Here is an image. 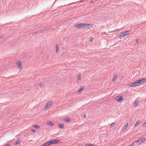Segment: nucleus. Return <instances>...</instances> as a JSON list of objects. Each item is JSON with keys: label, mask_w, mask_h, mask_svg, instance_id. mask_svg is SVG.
<instances>
[{"label": "nucleus", "mask_w": 146, "mask_h": 146, "mask_svg": "<svg viewBox=\"0 0 146 146\" xmlns=\"http://www.w3.org/2000/svg\"><path fill=\"white\" fill-rule=\"evenodd\" d=\"M93 40V38H90V41L91 42H92Z\"/></svg>", "instance_id": "28"}, {"label": "nucleus", "mask_w": 146, "mask_h": 146, "mask_svg": "<svg viewBox=\"0 0 146 146\" xmlns=\"http://www.w3.org/2000/svg\"><path fill=\"white\" fill-rule=\"evenodd\" d=\"M64 121L67 122H69L70 121V119L68 118H66L64 119Z\"/></svg>", "instance_id": "20"}, {"label": "nucleus", "mask_w": 146, "mask_h": 146, "mask_svg": "<svg viewBox=\"0 0 146 146\" xmlns=\"http://www.w3.org/2000/svg\"><path fill=\"white\" fill-rule=\"evenodd\" d=\"M16 64L19 70H21L23 68V66L20 61H19L16 63Z\"/></svg>", "instance_id": "6"}, {"label": "nucleus", "mask_w": 146, "mask_h": 146, "mask_svg": "<svg viewBox=\"0 0 146 146\" xmlns=\"http://www.w3.org/2000/svg\"><path fill=\"white\" fill-rule=\"evenodd\" d=\"M91 25V27L92 25L91 24H88L84 23H80L74 26L75 27H76L78 29H82L85 28L86 27H88L89 26Z\"/></svg>", "instance_id": "1"}, {"label": "nucleus", "mask_w": 146, "mask_h": 146, "mask_svg": "<svg viewBox=\"0 0 146 146\" xmlns=\"http://www.w3.org/2000/svg\"><path fill=\"white\" fill-rule=\"evenodd\" d=\"M128 123H126L125 125H124V126L122 130L123 131H124V130H125L127 129V128L128 126Z\"/></svg>", "instance_id": "14"}, {"label": "nucleus", "mask_w": 146, "mask_h": 146, "mask_svg": "<svg viewBox=\"0 0 146 146\" xmlns=\"http://www.w3.org/2000/svg\"><path fill=\"white\" fill-rule=\"evenodd\" d=\"M39 85H40V88H42L44 87V86H43V84H42V83H40Z\"/></svg>", "instance_id": "21"}, {"label": "nucleus", "mask_w": 146, "mask_h": 146, "mask_svg": "<svg viewBox=\"0 0 146 146\" xmlns=\"http://www.w3.org/2000/svg\"><path fill=\"white\" fill-rule=\"evenodd\" d=\"M2 37L0 36V39L2 38Z\"/></svg>", "instance_id": "37"}, {"label": "nucleus", "mask_w": 146, "mask_h": 146, "mask_svg": "<svg viewBox=\"0 0 146 146\" xmlns=\"http://www.w3.org/2000/svg\"><path fill=\"white\" fill-rule=\"evenodd\" d=\"M33 126L36 129H40V127L39 126H38L36 125H34Z\"/></svg>", "instance_id": "18"}, {"label": "nucleus", "mask_w": 146, "mask_h": 146, "mask_svg": "<svg viewBox=\"0 0 146 146\" xmlns=\"http://www.w3.org/2000/svg\"><path fill=\"white\" fill-rule=\"evenodd\" d=\"M131 145L132 146H138L140 144L139 143V141L137 140L134 141Z\"/></svg>", "instance_id": "7"}, {"label": "nucleus", "mask_w": 146, "mask_h": 146, "mask_svg": "<svg viewBox=\"0 0 146 146\" xmlns=\"http://www.w3.org/2000/svg\"><path fill=\"white\" fill-rule=\"evenodd\" d=\"M31 131H33L34 132H35V133L36 132L35 130L34 129H32Z\"/></svg>", "instance_id": "29"}, {"label": "nucleus", "mask_w": 146, "mask_h": 146, "mask_svg": "<svg viewBox=\"0 0 146 146\" xmlns=\"http://www.w3.org/2000/svg\"><path fill=\"white\" fill-rule=\"evenodd\" d=\"M116 100L119 102L121 103L123 100V98L122 96H120L119 98L117 97Z\"/></svg>", "instance_id": "8"}, {"label": "nucleus", "mask_w": 146, "mask_h": 146, "mask_svg": "<svg viewBox=\"0 0 146 146\" xmlns=\"http://www.w3.org/2000/svg\"><path fill=\"white\" fill-rule=\"evenodd\" d=\"M47 123L48 125L51 126H53L54 125V124L50 121H47Z\"/></svg>", "instance_id": "15"}, {"label": "nucleus", "mask_w": 146, "mask_h": 146, "mask_svg": "<svg viewBox=\"0 0 146 146\" xmlns=\"http://www.w3.org/2000/svg\"><path fill=\"white\" fill-rule=\"evenodd\" d=\"M130 31L127 30L123 33H121L119 34V37L120 38H124L125 36L128 35Z\"/></svg>", "instance_id": "4"}, {"label": "nucleus", "mask_w": 146, "mask_h": 146, "mask_svg": "<svg viewBox=\"0 0 146 146\" xmlns=\"http://www.w3.org/2000/svg\"><path fill=\"white\" fill-rule=\"evenodd\" d=\"M134 105L135 107H136L138 106V103L136 102L135 103Z\"/></svg>", "instance_id": "23"}, {"label": "nucleus", "mask_w": 146, "mask_h": 146, "mask_svg": "<svg viewBox=\"0 0 146 146\" xmlns=\"http://www.w3.org/2000/svg\"><path fill=\"white\" fill-rule=\"evenodd\" d=\"M50 29H51V30H53V29H54V28H50Z\"/></svg>", "instance_id": "36"}, {"label": "nucleus", "mask_w": 146, "mask_h": 146, "mask_svg": "<svg viewBox=\"0 0 146 146\" xmlns=\"http://www.w3.org/2000/svg\"><path fill=\"white\" fill-rule=\"evenodd\" d=\"M58 125L60 129H63L64 128V125L62 123H59Z\"/></svg>", "instance_id": "11"}, {"label": "nucleus", "mask_w": 146, "mask_h": 146, "mask_svg": "<svg viewBox=\"0 0 146 146\" xmlns=\"http://www.w3.org/2000/svg\"><path fill=\"white\" fill-rule=\"evenodd\" d=\"M50 28H45L44 29V31H48L49 30H51Z\"/></svg>", "instance_id": "24"}, {"label": "nucleus", "mask_w": 146, "mask_h": 146, "mask_svg": "<svg viewBox=\"0 0 146 146\" xmlns=\"http://www.w3.org/2000/svg\"><path fill=\"white\" fill-rule=\"evenodd\" d=\"M117 30H116L113 31H110V32H108V33H112V32H114V31H117Z\"/></svg>", "instance_id": "30"}, {"label": "nucleus", "mask_w": 146, "mask_h": 146, "mask_svg": "<svg viewBox=\"0 0 146 146\" xmlns=\"http://www.w3.org/2000/svg\"><path fill=\"white\" fill-rule=\"evenodd\" d=\"M5 146H10L9 145L7 144Z\"/></svg>", "instance_id": "34"}, {"label": "nucleus", "mask_w": 146, "mask_h": 146, "mask_svg": "<svg viewBox=\"0 0 146 146\" xmlns=\"http://www.w3.org/2000/svg\"><path fill=\"white\" fill-rule=\"evenodd\" d=\"M128 146H132L131 145H131H128Z\"/></svg>", "instance_id": "38"}, {"label": "nucleus", "mask_w": 146, "mask_h": 146, "mask_svg": "<svg viewBox=\"0 0 146 146\" xmlns=\"http://www.w3.org/2000/svg\"><path fill=\"white\" fill-rule=\"evenodd\" d=\"M20 141V140H18L15 143V144H19V143Z\"/></svg>", "instance_id": "25"}, {"label": "nucleus", "mask_w": 146, "mask_h": 146, "mask_svg": "<svg viewBox=\"0 0 146 146\" xmlns=\"http://www.w3.org/2000/svg\"><path fill=\"white\" fill-rule=\"evenodd\" d=\"M59 141L58 139L51 140L49 141L44 143L42 145V146H48L52 144H56Z\"/></svg>", "instance_id": "2"}, {"label": "nucleus", "mask_w": 146, "mask_h": 146, "mask_svg": "<svg viewBox=\"0 0 146 146\" xmlns=\"http://www.w3.org/2000/svg\"><path fill=\"white\" fill-rule=\"evenodd\" d=\"M86 115H84V116L83 117V118H85L86 117Z\"/></svg>", "instance_id": "33"}, {"label": "nucleus", "mask_w": 146, "mask_h": 146, "mask_svg": "<svg viewBox=\"0 0 146 146\" xmlns=\"http://www.w3.org/2000/svg\"><path fill=\"white\" fill-rule=\"evenodd\" d=\"M117 74H115L114 75V76L113 78V82H115V81L117 78Z\"/></svg>", "instance_id": "16"}, {"label": "nucleus", "mask_w": 146, "mask_h": 146, "mask_svg": "<svg viewBox=\"0 0 146 146\" xmlns=\"http://www.w3.org/2000/svg\"><path fill=\"white\" fill-rule=\"evenodd\" d=\"M81 80V75L80 74L78 76V80H77V82L79 83Z\"/></svg>", "instance_id": "13"}, {"label": "nucleus", "mask_w": 146, "mask_h": 146, "mask_svg": "<svg viewBox=\"0 0 146 146\" xmlns=\"http://www.w3.org/2000/svg\"><path fill=\"white\" fill-rule=\"evenodd\" d=\"M72 3V4H73V3Z\"/></svg>", "instance_id": "39"}, {"label": "nucleus", "mask_w": 146, "mask_h": 146, "mask_svg": "<svg viewBox=\"0 0 146 146\" xmlns=\"http://www.w3.org/2000/svg\"><path fill=\"white\" fill-rule=\"evenodd\" d=\"M146 126V122H145L143 125V127H145Z\"/></svg>", "instance_id": "26"}, {"label": "nucleus", "mask_w": 146, "mask_h": 146, "mask_svg": "<svg viewBox=\"0 0 146 146\" xmlns=\"http://www.w3.org/2000/svg\"><path fill=\"white\" fill-rule=\"evenodd\" d=\"M52 101H49L46 104V105L45 107L44 110L46 111L51 106L52 104Z\"/></svg>", "instance_id": "5"}, {"label": "nucleus", "mask_w": 146, "mask_h": 146, "mask_svg": "<svg viewBox=\"0 0 146 146\" xmlns=\"http://www.w3.org/2000/svg\"><path fill=\"white\" fill-rule=\"evenodd\" d=\"M84 89V87H80L78 91V93L81 92Z\"/></svg>", "instance_id": "17"}, {"label": "nucleus", "mask_w": 146, "mask_h": 146, "mask_svg": "<svg viewBox=\"0 0 146 146\" xmlns=\"http://www.w3.org/2000/svg\"><path fill=\"white\" fill-rule=\"evenodd\" d=\"M36 32V33H37V34L40 33V31H37Z\"/></svg>", "instance_id": "32"}, {"label": "nucleus", "mask_w": 146, "mask_h": 146, "mask_svg": "<svg viewBox=\"0 0 146 146\" xmlns=\"http://www.w3.org/2000/svg\"><path fill=\"white\" fill-rule=\"evenodd\" d=\"M40 33H42L43 31H44V30H42L40 31Z\"/></svg>", "instance_id": "31"}, {"label": "nucleus", "mask_w": 146, "mask_h": 146, "mask_svg": "<svg viewBox=\"0 0 146 146\" xmlns=\"http://www.w3.org/2000/svg\"><path fill=\"white\" fill-rule=\"evenodd\" d=\"M138 39H137L136 40V42H137V43L138 42Z\"/></svg>", "instance_id": "35"}, {"label": "nucleus", "mask_w": 146, "mask_h": 146, "mask_svg": "<svg viewBox=\"0 0 146 146\" xmlns=\"http://www.w3.org/2000/svg\"><path fill=\"white\" fill-rule=\"evenodd\" d=\"M56 52H58V49H59V46H58V45H57V44L56 45Z\"/></svg>", "instance_id": "19"}, {"label": "nucleus", "mask_w": 146, "mask_h": 146, "mask_svg": "<svg viewBox=\"0 0 146 146\" xmlns=\"http://www.w3.org/2000/svg\"><path fill=\"white\" fill-rule=\"evenodd\" d=\"M140 80V84L146 83V78H143L139 80Z\"/></svg>", "instance_id": "9"}, {"label": "nucleus", "mask_w": 146, "mask_h": 146, "mask_svg": "<svg viewBox=\"0 0 146 146\" xmlns=\"http://www.w3.org/2000/svg\"><path fill=\"white\" fill-rule=\"evenodd\" d=\"M37 33H36V32H34L32 34V35H34L35 34H36Z\"/></svg>", "instance_id": "27"}, {"label": "nucleus", "mask_w": 146, "mask_h": 146, "mask_svg": "<svg viewBox=\"0 0 146 146\" xmlns=\"http://www.w3.org/2000/svg\"><path fill=\"white\" fill-rule=\"evenodd\" d=\"M141 122V120H138V121H137L136 122V123L135 124L134 127H136L137 125H138Z\"/></svg>", "instance_id": "12"}, {"label": "nucleus", "mask_w": 146, "mask_h": 146, "mask_svg": "<svg viewBox=\"0 0 146 146\" xmlns=\"http://www.w3.org/2000/svg\"><path fill=\"white\" fill-rule=\"evenodd\" d=\"M114 124H115L114 123H112L110 124V127H112L114 125Z\"/></svg>", "instance_id": "22"}, {"label": "nucleus", "mask_w": 146, "mask_h": 146, "mask_svg": "<svg viewBox=\"0 0 146 146\" xmlns=\"http://www.w3.org/2000/svg\"><path fill=\"white\" fill-rule=\"evenodd\" d=\"M140 80H137L135 82H134L131 83L129 85V86L130 87H134L136 86H138L139 84H140Z\"/></svg>", "instance_id": "3"}, {"label": "nucleus", "mask_w": 146, "mask_h": 146, "mask_svg": "<svg viewBox=\"0 0 146 146\" xmlns=\"http://www.w3.org/2000/svg\"><path fill=\"white\" fill-rule=\"evenodd\" d=\"M138 140L139 141V143L140 144L145 141L146 139L144 137H143L142 138L139 139Z\"/></svg>", "instance_id": "10"}]
</instances>
